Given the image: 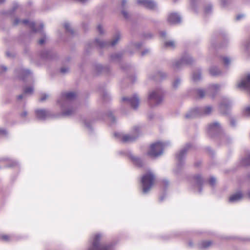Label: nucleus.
Returning <instances> with one entry per match:
<instances>
[{
  "mask_svg": "<svg viewBox=\"0 0 250 250\" xmlns=\"http://www.w3.org/2000/svg\"><path fill=\"white\" fill-rule=\"evenodd\" d=\"M164 90L160 86L150 90L148 92L147 102L150 107H154L160 104L164 100Z\"/></svg>",
  "mask_w": 250,
  "mask_h": 250,
  "instance_id": "1",
  "label": "nucleus"
},
{
  "mask_svg": "<svg viewBox=\"0 0 250 250\" xmlns=\"http://www.w3.org/2000/svg\"><path fill=\"white\" fill-rule=\"evenodd\" d=\"M102 238L103 235L100 233H97L93 236L87 250H113L112 245L100 243Z\"/></svg>",
  "mask_w": 250,
  "mask_h": 250,
  "instance_id": "2",
  "label": "nucleus"
},
{
  "mask_svg": "<svg viewBox=\"0 0 250 250\" xmlns=\"http://www.w3.org/2000/svg\"><path fill=\"white\" fill-rule=\"evenodd\" d=\"M212 111L213 108L210 105H207L202 107H196L187 113L185 115V117L187 119H192L202 116H208L210 115Z\"/></svg>",
  "mask_w": 250,
  "mask_h": 250,
  "instance_id": "3",
  "label": "nucleus"
},
{
  "mask_svg": "<svg viewBox=\"0 0 250 250\" xmlns=\"http://www.w3.org/2000/svg\"><path fill=\"white\" fill-rule=\"evenodd\" d=\"M220 85L218 84H210L206 89L198 88L194 91L196 96L199 98H203L206 96L214 97L217 92L219 90Z\"/></svg>",
  "mask_w": 250,
  "mask_h": 250,
  "instance_id": "4",
  "label": "nucleus"
},
{
  "mask_svg": "<svg viewBox=\"0 0 250 250\" xmlns=\"http://www.w3.org/2000/svg\"><path fill=\"white\" fill-rule=\"evenodd\" d=\"M155 175L150 170L148 171L143 175L141 178V184L142 192L144 194H146L152 187L155 180Z\"/></svg>",
  "mask_w": 250,
  "mask_h": 250,
  "instance_id": "5",
  "label": "nucleus"
},
{
  "mask_svg": "<svg viewBox=\"0 0 250 250\" xmlns=\"http://www.w3.org/2000/svg\"><path fill=\"white\" fill-rule=\"evenodd\" d=\"M170 144L169 142H157L152 144L150 146L149 150L147 152V154L152 158H156L160 156L163 154V150L166 146Z\"/></svg>",
  "mask_w": 250,
  "mask_h": 250,
  "instance_id": "6",
  "label": "nucleus"
},
{
  "mask_svg": "<svg viewBox=\"0 0 250 250\" xmlns=\"http://www.w3.org/2000/svg\"><path fill=\"white\" fill-rule=\"evenodd\" d=\"M139 134V127L135 126L133 129L132 134H124L121 133L116 132L114 133V136L120 139L124 143H129L135 141L138 137Z\"/></svg>",
  "mask_w": 250,
  "mask_h": 250,
  "instance_id": "7",
  "label": "nucleus"
},
{
  "mask_svg": "<svg viewBox=\"0 0 250 250\" xmlns=\"http://www.w3.org/2000/svg\"><path fill=\"white\" fill-rule=\"evenodd\" d=\"M194 62V60L188 54L185 53L179 60H175L172 64V67L174 70H179L184 66L191 64Z\"/></svg>",
  "mask_w": 250,
  "mask_h": 250,
  "instance_id": "8",
  "label": "nucleus"
},
{
  "mask_svg": "<svg viewBox=\"0 0 250 250\" xmlns=\"http://www.w3.org/2000/svg\"><path fill=\"white\" fill-rule=\"evenodd\" d=\"M76 98V94L74 92H63L58 100V103L62 107L69 106Z\"/></svg>",
  "mask_w": 250,
  "mask_h": 250,
  "instance_id": "9",
  "label": "nucleus"
},
{
  "mask_svg": "<svg viewBox=\"0 0 250 250\" xmlns=\"http://www.w3.org/2000/svg\"><path fill=\"white\" fill-rule=\"evenodd\" d=\"M121 39V34L119 31H116L114 34L110 42H105L99 39L95 40V43L100 48L107 47L109 46H114L117 44Z\"/></svg>",
  "mask_w": 250,
  "mask_h": 250,
  "instance_id": "10",
  "label": "nucleus"
},
{
  "mask_svg": "<svg viewBox=\"0 0 250 250\" xmlns=\"http://www.w3.org/2000/svg\"><path fill=\"white\" fill-rule=\"evenodd\" d=\"M192 145L188 143L182 148L176 154V158L178 161L177 164V167L178 168L181 169L183 165L184 160L187 153V152L191 148Z\"/></svg>",
  "mask_w": 250,
  "mask_h": 250,
  "instance_id": "11",
  "label": "nucleus"
},
{
  "mask_svg": "<svg viewBox=\"0 0 250 250\" xmlns=\"http://www.w3.org/2000/svg\"><path fill=\"white\" fill-rule=\"evenodd\" d=\"M207 131L210 136L213 137L221 134L222 129L219 123L215 122L208 125Z\"/></svg>",
  "mask_w": 250,
  "mask_h": 250,
  "instance_id": "12",
  "label": "nucleus"
},
{
  "mask_svg": "<svg viewBox=\"0 0 250 250\" xmlns=\"http://www.w3.org/2000/svg\"><path fill=\"white\" fill-rule=\"evenodd\" d=\"M15 76L23 81L28 78H32V73L29 70L25 69L22 67L20 66L15 70Z\"/></svg>",
  "mask_w": 250,
  "mask_h": 250,
  "instance_id": "13",
  "label": "nucleus"
},
{
  "mask_svg": "<svg viewBox=\"0 0 250 250\" xmlns=\"http://www.w3.org/2000/svg\"><path fill=\"white\" fill-rule=\"evenodd\" d=\"M137 3L150 10H156L157 5L152 0H137Z\"/></svg>",
  "mask_w": 250,
  "mask_h": 250,
  "instance_id": "14",
  "label": "nucleus"
},
{
  "mask_svg": "<svg viewBox=\"0 0 250 250\" xmlns=\"http://www.w3.org/2000/svg\"><path fill=\"white\" fill-rule=\"evenodd\" d=\"M122 101L124 102H127V103L129 104L134 109L138 108L140 103L139 98L136 94H134L130 98L123 97L122 98Z\"/></svg>",
  "mask_w": 250,
  "mask_h": 250,
  "instance_id": "15",
  "label": "nucleus"
},
{
  "mask_svg": "<svg viewBox=\"0 0 250 250\" xmlns=\"http://www.w3.org/2000/svg\"><path fill=\"white\" fill-rule=\"evenodd\" d=\"M121 154L127 155L132 161L133 164L138 167L143 165V161L140 158L134 156L129 151H122L120 152Z\"/></svg>",
  "mask_w": 250,
  "mask_h": 250,
  "instance_id": "16",
  "label": "nucleus"
},
{
  "mask_svg": "<svg viewBox=\"0 0 250 250\" xmlns=\"http://www.w3.org/2000/svg\"><path fill=\"white\" fill-rule=\"evenodd\" d=\"M231 105L232 102L229 99H224L219 105L220 112L223 114H227Z\"/></svg>",
  "mask_w": 250,
  "mask_h": 250,
  "instance_id": "17",
  "label": "nucleus"
},
{
  "mask_svg": "<svg viewBox=\"0 0 250 250\" xmlns=\"http://www.w3.org/2000/svg\"><path fill=\"white\" fill-rule=\"evenodd\" d=\"M35 113L37 118L40 120H44L51 116L50 112L45 109H37Z\"/></svg>",
  "mask_w": 250,
  "mask_h": 250,
  "instance_id": "18",
  "label": "nucleus"
},
{
  "mask_svg": "<svg viewBox=\"0 0 250 250\" xmlns=\"http://www.w3.org/2000/svg\"><path fill=\"white\" fill-rule=\"evenodd\" d=\"M167 21L171 24L179 23L181 21L180 16L176 13H170L167 17Z\"/></svg>",
  "mask_w": 250,
  "mask_h": 250,
  "instance_id": "19",
  "label": "nucleus"
},
{
  "mask_svg": "<svg viewBox=\"0 0 250 250\" xmlns=\"http://www.w3.org/2000/svg\"><path fill=\"white\" fill-rule=\"evenodd\" d=\"M167 76L166 73L162 71H158L154 74L149 75L148 78L150 80H161L165 79Z\"/></svg>",
  "mask_w": 250,
  "mask_h": 250,
  "instance_id": "20",
  "label": "nucleus"
},
{
  "mask_svg": "<svg viewBox=\"0 0 250 250\" xmlns=\"http://www.w3.org/2000/svg\"><path fill=\"white\" fill-rule=\"evenodd\" d=\"M20 22H22L24 24H29L33 32H36L39 31L35 28V23L34 22H29L28 20L21 21L19 19H16L14 20L13 23L15 25H17Z\"/></svg>",
  "mask_w": 250,
  "mask_h": 250,
  "instance_id": "21",
  "label": "nucleus"
},
{
  "mask_svg": "<svg viewBox=\"0 0 250 250\" xmlns=\"http://www.w3.org/2000/svg\"><path fill=\"white\" fill-rule=\"evenodd\" d=\"M122 9L121 10L122 14L124 18L127 21H129L131 18V15L129 13L125 8L127 7V1L126 0H122L121 2Z\"/></svg>",
  "mask_w": 250,
  "mask_h": 250,
  "instance_id": "22",
  "label": "nucleus"
},
{
  "mask_svg": "<svg viewBox=\"0 0 250 250\" xmlns=\"http://www.w3.org/2000/svg\"><path fill=\"white\" fill-rule=\"evenodd\" d=\"M243 197V194L241 191L232 194L229 198L230 203H234L240 201Z\"/></svg>",
  "mask_w": 250,
  "mask_h": 250,
  "instance_id": "23",
  "label": "nucleus"
},
{
  "mask_svg": "<svg viewBox=\"0 0 250 250\" xmlns=\"http://www.w3.org/2000/svg\"><path fill=\"white\" fill-rule=\"evenodd\" d=\"M33 91L34 88L32 86L25 87L23 89V93L18 96V99L21 100L23 98H25L27 95L32 94L33 92Z\"/></svg>",
  "mask_w": 250,
  "mask_h": 250,
  "instance_id": "24",
  "label": "nucleus"
},
{
  "mask_svg": "<svg viewBox=\"0 0 250 250\" xmlns=\"http://www.w3.org/2000/svg\"><path fill=\"white\" fill-rule=\"evenodd\" d=\"M194 179L196 182V186L198 188V191L199 193H201L202 191L201 186L203 184L204 181L201 176L199 175H196Z\"/></svg>",
  "mask_w": 250,
  "mask_h": 250,
  "instance_id": "25",
  "label": "nucleus"
},
{
  "mask_svg": "<svg viewBox=\"0 0 250 250\" xmlns=\"http://www.w3.org/2000/svg\"><path fill=\"white\" fill-rule=\"evenodd\" d=\"M143 44L142 42L134 43L130 42L128 45V47L130 49H133L134 51L128 50L130 54H132L135 51L139 50L142 46Z\"/></svg>",
  "mask_w": 250,
  "mask_h": 250,
  "instance_id": "26",
  "label": "nucleus"
},
{
  "mask_svg": "<svg viewBox=\"0 0 250 250\" xmlns=\"http://www.w3.org/2000/svg\"><path fill=\"white\" fill-rule=\"evenodd\" d=\"M209 71L210 75L213 76H219L221 74V72L220 69L215 66H211Z\"/></svg>",
  "mask_w": 250,
  "mask_h": 250,
  "instance_id": "27",
  "label": "nucleus"
},
{
  "mask_svg": "<svg viewBox=\"0 0 250 250\" xmlns=\"http://www.w3.org/2000/svg\"><path fill=\"white\" fill-rule=\"evenodd\" d=\"M41 57L45 59H50L52 58V53L48 50H44L41 53Z\"/></svg>",
  "mask_w": 250,
  "mask_h": 250,
  "instance_id": "28",
  "label": "nucleus"
},
{
  "mask_svg": "<svg viewBox=\"0 0 250 250\" xmlns=\"http://www.w3.org/2000/svg\"><path fill=\"white\" fill-rule=\"evenodd\" d=\"M76 111V109L72 108H68L63 111L62 114L65 116H70L73 115Z\"/></svg>",
  "mask_w": 250,
  "mask_h": 250,
  "instance_id": "29",
  "label": "nucleus"
},
{
  "mask_svg": "<svg viewBox=\"0 0 250 250\" xmlns=\"http://www.w3.org/2000/svg\"><path fill=\"white\" fill-rule=\"evenodd\" d=\"M201 79V72L198 70L196 72H194L192 75V80L194 82H197Z\"/></svg>",
  "mask_w": 250,
  "mask_h": 250,
  "instance_id": "30",
  "label": "nucleus"
},
{
  "mask_svg": "<svg viewBox=\"0 0 250 250\" xmlns=\"http://www.w3.org/2000/svg\"><path fill=\"white\" fill-rule=\"evenodd\" d=\"M123 54L121 53H117L112 54L111 55L110 58L111 60L112 61H120L122 58Z\"/></svg>",
  "mask_w": 250,
  "mask_h": 250,
  "instance_id": "31",
  "label": "nucleus"
},
{
  "mask_svg": "<svg viewBox=\"0 0 250 250\" xmlns=\"http://www.w3.org/2000/svg\"><path fill=\"white\" fill-rule=\"evenodd\" d=\"M212 244L210 241H205L202 242L199 244V247L202 249H206L209 247Z\"/></svg>",
  "mask_w": 250,
  "mask_h": 250,
  "instance_id": "32",
  "label": "nucleus"
},
{
  "mask_svg": "<svg viewBox=\"0 0 250 250\" xmlns=\"http://www.w3.org/2000/svg\"><path fill=\"white\" fill-rule=\"evenodd\" d=\"M241 165L243 166H248L250 165V153L246 158L242 160Z\"/></svg>",
  "mask_w": 250,
  "mask_h": 250,
  "instance_id": "33",
  "label": "nucleus"
},
{
  "mask_svg": "<svg viewBox=\"0 0 250 250\" xmlns=\"http://www.w3.org/2000/svg\"><path fill=\"white\" fill-rule=\"evenodd\" d=\"M181 83V80L179 78H176L172 83V87L174 89H177Z\"/></svg>",
  "mask_w": 250,
  "mask_h": 250,
  "instance_id": "34",
  "label": "nucleus"
},
{
  "mask_svg": "<svg viewBox=\"0 0 250 250\" xmlns=\"http://www.w3.org/2000/svg\"><path fill=\"white\" fill-rule=\"evenodd\" d=\"M199 0H189L190 7L195 12H196V7Z\"/></svg>",
  "mask_w": 250,
  "mask_h": 250,
  "instance_id": "35",
  "label": "nucleus"
},
{
  "mask_svg": "<svg viewBox=\"0 0 250 250\" xmlns=\"http://www.w3.org/2000/svg\"><path fill=\"white\" fill-rule=\"evenodd\" d=\"M164 45L167 48H174L175 46V43L173 41H169L166 42Z\"/></svg>",
  "mask_w": 250,
  "mask_h": 250,
  "instance_id": "36",
  "label": "nucleus"
},
{
  "mask_svg": "<svg viewBox=\"0 0 250 250\" xmlns=\"http://www.w3.org/2000/svg\"><path fill=\"white\" fill-rule=\"evenodd\" d=\"M64 27L67 32L69 33L72 35L74 33L73 30L71 28V26L69 23L65 22L64 24Z\"/></svg>",
  "mask_w": 250,
  "mask_h": 250,
  "instance_id": "37",
  "label": "nucleus"
},
{
  "mask_svg": "<svg viewBox=\"0 0 250 250\" xmlns=\"http://www.w3.org/2000/svg\"><path fill=\"white\" fill-rule=\"evenodd\" d=\"M95 69L97 73L104 72L105 69L104 67L100 64H96L95 66Z\"/></svg>",
  "mask_w": 250,
  "mask_h": 250,
  "instance_id": "38",
  "label": "nucleus"
},
{
  "mask_svg": "<svg viewBox=\"0 0 250 250\" xmlns=\"http://www.w3.org/2000/svg\"><path fill=\"white\" fill-rule=\"evenodd\" d=\"M226 67H228L230 63V60L228 57H223L221 58Z\"/></svg>",
  "mask_w": 250,
  "mask_h": 250,
  "instance_id": "39",
  "label": "nucleus"
},
{
  "mask_svg": "<svg viewBox=\"0 0 250 250\" xmlns=\"http://www.w3.org/2000/svg\"><path fill=\"white\" fill-rule=\"evenodd\" d=\"M243 114L245 116H250V106H248L244 109Z\"/></svg>",
  "mask_w": 250,
  "mask_h": 250,
  "instance_id": "40",
  "label": "nucleus"
},
{
  "mask_svg": "<svg viewBox=\"0 0 250 250\" xmlns=\"http://www.w3.org/2000/svg\"><path fill=\"white\" fill-rule=\"evenodd\" d=\"M211 10H212V5L210 4H209L205 7L204 11L206 14H208L210 13V12H211Z\"/></svg>",
  "mask_w": 250,
  "mask_h": 250,
  "instance_id": "41",
  "label": "nucleus"
},
{
  "mask_svg": "<svg viewBox=\"0 0 250 250\" xmlns=\"http://www.w3.org/2000/svg\"><path fill=\"white\" fill-rule=\"evenodd\" d=\"M2 240L5 242H8L11 240V237L10 235H2L0 236Z\"/></svg>",
  "mask_w": 250,
  "mask_h": 250,
  "instance_id": "42",
  "label": "nucleus"
},
{
  "mask_svg": "<svg viewBox=\"0 0 250 250\" xmlns=\"http://www.w3.org/2000/svg\"><path fill=\"white\" fill-rule=\"evenodd\" d=\"M209 184L211 186H214L216 183V179L215 177L212 176L209 179Z\"/></svg>",
  "mask_w": 250,
  "mask_h": 250,
  "instance_id": "43",
  "label": "nucleus"
},
{
  "mask_svg": "<svg viewBox=\"0 0 250 250\" xmlns=\"http://www.w3.org/2000/svg\"><path fill=\"white\" fill-rule=\"evenodd\" d=\"M69 71V68L67 67L63 66L62 67L61 69V72L62 74H65Z\"/></svg>",
  "mask_w": 250,
  "mask_h": 250,
  "instance_id": "44",
  "label": "nucleus"
},
{
  "mask_svg": "<svg viewBox=\"0 0 250 250\" xmlns=\"http://www.w3.org/2000/svg\"><path fill=\"white\" fill-rule=\"evenodd\" d=\"M97 30L100 34H103L104 33V29L101 25L99 24L97 27Z\"/></svg>",
  "mask_w": 250,
  "mask_h": 250,
  "instance_id": "45",
  "label": "nucleus"
},
{
  "mask_svg": "<svg viewBox=\"0 0 250 250\" xmlns=\"http://www.w3.org/2000/svg\"><path fill=\"white\" fill-rule=\"evenodd\" d=\"M245 48L248 51H249L250 50V40L247 42L245 45Z\"/></svg>",
  "mask_w": 250,
  "mask_h": 250,
  "instance_id": "46",
  "label": "nucleus"
},
{
  "mask_svg": "<svg viewBox=\"0 0 250 250\" xmlns=\"http://www.w3.org/2000/svg\"><path fill=\"white\" fill-rule=\"evenodd\" d=\"M84 125H85V126L88 128L89 129V130H90L91 129V123L88 121H84Z\"/></svg>",
  "mask_w": 250,
  "mask_h": 250,
  "instance_id": "47",
  "label": "nucleus"
},
{
  "mask_svg": "<svg viewBox=\"0 0 250 250\" xmlns=\"http://www.w3.org/2000/svg\"><path fill=\"white\" fill-rule=\"evenodd\" d=\"M103 97L104 100H108L109 98V95L106 92H104Z\"/></svg>",
  "mask_w": 250,
  "mask_h": 250,
  "instance_id": "48",
  "label": "nucleus"
},
{
  "mask_svg": "<svg viewBox=\"0 0 250 250\" xmlns=\"http://www.w3.org/2000/svg\"><path fill=\"white\" fill-rule=\"evenodd\" d=\"M150 52V50L149 49H145L144 51H143L141 52V55L142 56H145L147 54L149 53Z\"/></svg>",
  "mask_w": 250,
  "mask_h": 250,
  "instance_id": "49",
  "label": "nucleus"
},
{
  "mask_svg": "<svg viewBox=\"0 0 250 250\" xmlns=\"http://www.w3.org/2000/svg\"><path fill=\"white\" fill-rule=\"evenodd\" d=\"M7 134V131L5 129L0 128V135H6Z\"/></svg>",
  "mask_w": 250,
  "mask_h": 250,
  "instance_id": "50",
  "label": "nucleus"
},
{
  "mask_svg": "<svg viewBox=\"0 0 250 250\" xmlns=\"http://www.w3.org/2000/svg\"><path fill=\"white\" fill-rule=\"evenodd\" d=\"M48 95L47 94H43L42 95L41 98H40V101H43L44 100H45L47 98H48Z\"/></svg>",
  "mask_w": 250,
  "mask_h": 250,
  "instance_id": "51",
  "label": "nucleus"
},
{
  "mask_svg": "<svg viewBox=\"0 0 250 250\" xmlns=\"http://www.w3.org/2000/svg\"><path fill=\"white\" fill-rule=\"evenodd\" d=\"M108 118H109V119L111 120V121H112V122H114V121H115V117L113 115V114L111 113H110L109 114H108Z\"/></svg>",
  "mask_w": 250,
  "mask_h": 250,
  "instance_id": "52",
  "label": "nucleus"
},
{
  "mask_svg": "<svg viewBox=\"0 0 250 250\" xmlns=\"http://www.w3.org/2000/svg\"><path fill=\"white\" fill-rule=\"evenodd\" d=\"M45 37H43V38H42V39H41L39 41V44H42L44 43V42H45Z\"/></svg>",
  "mask_w": 250,
  "mask_h": 250,
  "instance_id": "53",
  "label": "nucleus"
},
{
  "mask_svg": "<svg viewBox=\"0 0 250 250\" xmlns=\"http://www.w3.org/2000/svg\"><path fill=\"white\" fill-rule=\"evenodd\" d=\"M231 126H235L236 125V121L233 118H231L230 121Z\"/></svg>",
  "mask_w": 250,
  "mask_h": 250,
  "instance_id": "54",
  "label": "nucleus"
},
{
  "mask_svg": "<svg viewBox=\"0 0 250 250\" xmlns=\"http://www.w3.org/2000/svg\"><path fill=\"white\" fill-rule=\"evenodd\" d=\"M227 0H221V3L223 6H226L227 5Z\"/></svg>",
  "mask_w": 250,
  "mask_h": 250,
  "instance_id": "55",
  "label": "nucleus"
},
{
  "mask_svg": "<svg viewBox=\"0 0 250 250\" xmlns=\"http://www.w3.org/2000/svg\"><path fill=\"white\" fill-rule=\"evenodd\" d=\"M21 115L22 117H25L27 115V112L24 111L21 113Z\"/></svg>",
  "mask_w": 250,
  "mask_h": 250,
  "instance_id": "56",
  "label": "nucleus"
},
{
  "mask_svg": "<svg viewBox=\"0 0 250 250\" xmlns=\"http://www.w3.org/2000/svg\"><path fill=\"white\" fill-rule=\"evenodd\" d=\"M2 72H5L7 70V67L5 66L1 65L0 66Z\"/></svg>",
  "mask_w": 250,
  "mask_h": 250,
  "instance_id": "57",
  "label": "nucleus"
},
{
  "mask_svg": "<svg viewBox=\"0 0 250 250\" xmlns=\"http://www.w3.org/2000/svg\"><path fill=\"white\" fill-rule=\"evenodd\" d=\"M243 17H244V15L240 14V15H237L236 18L237 20H240Z\"/></svg>",
  "mask_w": 250,
  "mask_h": 250,
  "instance_id": "58",
  "label": "nucleus"
},
{
  "mask_svg": "<svg viewBox=\"0 0 250 250\" xmlns=\"http://www.w3.org/2000/svg\"><path fill=\"white\" fill-rule=\"evenodd\" d=\"M17 164V162L12 161V164L11 165L9 166L8 167H14V166H16Z\"/></svg>",
  "mask_w": 250,
  "mask_h": 250,
  "instance_id": "59",
  "label": "nucleus"
},
{
  "mask_svg": "<svg viewBox=\"0 0 250 250\" xmlns=\"http://www.w3.org/2000/svg\"><path fill=\"white\" fill-rule=\"evenodd\" d=\"M160 34L162 37H165L166 36V32L165 31H162L161 32Z\"/></svg>",
  "mask_w": 250,
  "mask_h": 250,
  "instance_id": "60",
  "label": "nucleus"
},
{
  "mask_svg": "<svg viewBox=\"0 0 250 250\" xmlns=\"http://www.w3.org/2000/svg\"><path fill=\"white\" fill-rule=\"evenodd\" d=\"M163 183H164V184L165 186H167V185H168V182L167 181H166V180L164 181H163Z\"/></svg>",
  "mask_w": 250,
  "mask_h": 250,
  "instance_id": "61",
  "label": "nucleus"
},
{
  "mask_svg": "<svg viewBox=\"0 0 250 250\" xmlns=\"http://www.w3.org/2000/svg\"><path fill=\"white\" fill-rule=\"evenodd\" d=\"M247 195L249 197V198L250 199V189L248 190L247 192Z\"/></svg>",
  "mask_w": 250,
  "mask_h": 250,
  "instance_id": "62",
  "label": "nucleus"
},
{
  "mask_svg": "<svg viewBox=\"0 0 250 250\" xmlns=\"http://www.w3.org/2000/svg\"><path fill=\"white\" fill-rule=\"evenodd\" d=\"M165 197V196H162L160 197L159 198V200L161 201H162L163 200H164V198Z\"/></svg>",
  "mask_w": 250,
  "mask_h": 250,
  "instance_id": "63",
  "label": "nucleus"
},
{
  "mask_svg": "<svg viewBox=\"0 0 250 250\" xmlns=\"http://www.w3.org/2000/svg\"><path fill=\"white\" fill-rule=\"evenodd\" d=\"M40 26L41 30L42 29L43 27V24L42 23L40 24Z\"/></svg>",
  "mask_w": 250,
  "mask_h": 250,
  "instance_id": "64",
  "label": "nucleus"
}]
</instances>
